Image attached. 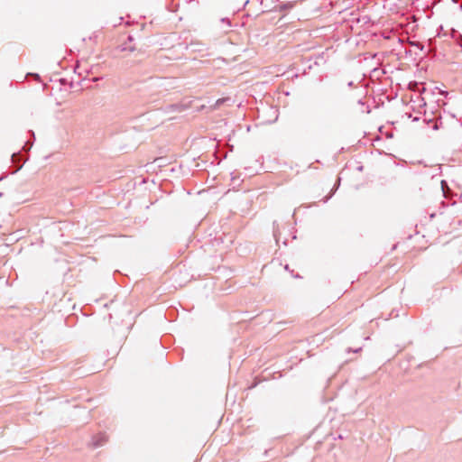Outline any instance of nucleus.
Listing matches in <instances>:
<instances>
[{
  "instance_id": "1",
  "label": "nucleus",
  "mask_w": 462,
  "mask_h": 462,
  "mask_svg": "<svg viewBox=\"0 0 462 462\" xmlns=\"http://www.w3.org/2000/svg\"><path fill=\"white\" fill-rule=\"evenodd\" d=\"M441 185H442V188L444 187V185H446V181L445 180H442L441 181Z\"/></svg>"
}]
</instances>
